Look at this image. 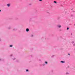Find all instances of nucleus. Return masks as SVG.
<instances>
[{
    "mask_svg": "<svg viewBox=\"0 0 75 75\" xmlns=\"http://www.w3.org/2000/svg\"><path fill=\"white\" fill-rule=\"evenodd\" d=\"M57 26L58 28H60L61 27V25H58Z\"/></svg>",
    "mask_w": 75,
    "mask_h": 75,
    "instance_id": "nucleus-1",
    "label": "nucleus"
},
{
    "mask_svg": "<svg viewBox=\"0 0 75 75\" xmlns=\"http://www.w3.org/2000/svg\"><path fill=\"white\" fill-rule=\"evenodd\" d=\"M26 30L27 32H28V31H29V29L27 28L26 29Z\"/></svg>",
    "mask_w": 75,
    "mask_h": 75,
    "instance_id": "nucleus-2",
    "label": "nucleus"
},
{
    "mask_svg": "<svg viewBox=\"0 0 75 75\" xmlns=\"http://www.w3.org/2000/svg\"><path fill=\"white\" fill-rule=\"evenodd\" d=\"M7 6L8 7H10V4H7Z\"/></svg>",
    "mask_w": 75,
    "mask_h": 75,
    "instance_id": "nucleus-3",
    "label": "nucleus"
},
{
    "mask_svg": "<svg viewBox=\"0 0 75 75\" xmlns=\"http://www.w3.org/2000/svg\"><path fill=\"white\" fill-rule=\"evenodd\" d=\"M60 62H62V63H65V62L64 61H61Z\"/></svg>",
    "mask_w": 75,
    "mask_h": 75,
    "instance_id": "nucleus-4",
    "label": "nucleus"
},
{
    "mask_svg": "<svg viewBox=\"0 0 75 75\" xmlns=\"http://www.w3.org/2000/svg\"><path fill=\"white\" fill-rule=\"evenodd\" d=\"M54 3H57V2L56 1H54Z\"/></svg>",
    "mask_w": 75,
    "mask_h": 75,
    "instance_id": "nucleus-5",
    "label": "nucleus"
},
{
    "mask_svg": "<svg viewBox=\"0 0 75 75\" xmlns=\"http://www.w3.org/2000/svg\"><path fill=\"white\" fill-rule=\"evenodd\" d=\"M10 47H12V45H10Z\"/></svg>",
    "mask_w": 75,
    "mask_h": 75,
    "instance_id": "nucleus-6",
    "label": "nucleus"
},
{
    "mask_svg": "<svg viewBox=\"0 0 75 75\" xmlns=\"http://www.w3.org/2000/svg\"><path fill=\"white\" fill-rule=\"evenodd\" d=\"M26 71H28V70L27 69V70H26Z\"/></svg>",
    "mask_w": 75,
    "mask_h": 75,
    "instance_id": "nucleus-7",
    "label": "nucleus"
},
{
    "mask_svg": "<svg viewBox=\"0 0 75 75\" xmlns=\"http://www.w3.org/2000/svg\"><path fill=\"white\" fill-rule=\"evenodd\" d=\"M39 1H42V0H39Z\"/></svg>",
    "mask_w": 75,
    "mask_h": 75,
    "instance_id": "nucleus-8",
    "label": "nucleus"
},
{
    "mask_svg": "<svg viewBox=\"0 0 75 75\" xmlns=\"http://www.w3.org/2000/svg\"><path fill=\"white\" fill-rule=\"evenodd\" d=\"M67 29L68 30H69V28H67Z\"/></svg>",
    "mask_w": 75,
    "mask_h": 75,
    "instance_id": "nucleus-9",
    "label": "nucleus"
},
{
    "mask_svg": "<svg viewBox=\"0 0 75 75\" xmlns=\"http://www.w3.org/2000/svg\"><path fill=\"white\" fill-rule=\"evenodd\" d=\"M45 62L46 64H47V62Z\"/></svg>",
    "mask_w": 75,
    "mask_h": 75,
    "instance_id": "nucleus-10",
    "label": "nucleus"
},
{
    "mask_svg": "<svg viewBox=\"0 0 75 75\" xmlns=\"http://www.w3.org/2000/svg\"><path fill=\"white\" fill-rule=\"evenodd\" d=\"M68 55H70V54L69 53V54H68Z\"/></svg>",
    "mask_w": 75,
    "mask_h": 75,
    "instance_id": "nucleus-11",
    "label": "nucleus"
},
{
    "mask_svg": "<svg viewBox=\"0 0 75 75\" xmlns=\"http://www.w3.org/2000/svg\"><path fill=\"white\" fill-rule=\"evenodd\" d=\"M66 74H68V73H66Z\"/></svg>",
    "mask_w": 75,
    "mask_h": 75,
    "instance_id": "nucleus-12",
    "label": "nucleus"
},
{
    "mask_svg": "<svg viewBox=\"0 0 75 75\" xmlns=\"http://www.w3.org/2000/svg\"><path fill=\"white\" fill-rule=\"evenodd\" d=\"M29 5L30 6V5H31V4H30Z\"/></svg>",
    "mask_w": 75,
    "mask_h": 75,
    "instance_id": "nucleus-13",
    "label": "nucleus"
},
{
    "mask_svg": "<svg viewBox=\"0 0 75 75\" xmlns=\"http://www.w3.org/2000/svg\"><path fill=\"white\" fill-rule=\"evenodd\" d=\"M1 11V10H0V12Z\"/></svg>",
    "mask_w": 75,
    "mask_h": 75,
    "instance_id": "nucleus-14",
    "label": "nucleus"
},
{
    "mask_svg": "<svg viewBox=\"0 0 75 75\" xmlns=\"http://www.w3.org/2000/svg\"><path fill=\"white\" fill-rule=\"evenodd\" d=\"M74 45H75V44H74Z\"/></svg>",
    "mask_w": 75,
    "mask_h": 75,
    "instance_id": "nucleus-15",
    "label": "nucleus"
}]
</instances>
